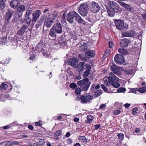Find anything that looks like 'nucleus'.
I'll use <instances>...</instances> for the list:
<instances>
[{
  "label": "nucleus",
  "instance_id": "1",
  "mask_svg": "<svg viewBox=\"0 0 146 146\" xmlns=\"http://www.w3.org/2000/svg\"><path fill=\"white\" fill-rule=\"evenodd\" d=\"M119 79L115 76L112 72L109 73V76L108 78V82L107 81H104V83L107 86H109L111 83L113 87L115 88H118L120 86L118 82Z\"/></svg>",
  "mask_w": 146,
  "mask_h": 146
},
{
  "label": "nucleus",
  "instance_id": "2",
  "mask_svg": "<svg viewBox=\"0 0 146 146\" xmlns=\"http://www.w3.org/2000/svg\"><path fill=\"white\" fill-rule=\"evenodd\" d=\"M62 29L61 24L59 22L55 23L52 27L49 33V35L52 37H55L56 33L60 34Z\"/></svg>",
  "mask_w": 146,
  "mask_h": 146
},
{
  "label": "nucleus",
  "instance_id": "3",
  "mask_svg": "<svg viewBox=\"0 0 146 146\" xmlns=\"http://www.w3.org/2000/svg\"><path fill=\"white\" fill-rule=\"evenodd\" d=\"M89 80L88 78H85L77 82L78 85L80 86L82 91H86L88 89L90 84V83Z\"/></svg>",
  "mask_w": 146,
  "mask_h": 146
},
{
  "label": "nucleus",
  "instance_id": "4",
  "mask_svg": "<svg viewBox=\"0 0 146 146\" xmlns=\"http://www.w3.org/2000/svg\"><path fill=\"white\" fill-rule=\"evenodd\" d=\"M56 14H53L51 17H48L45 18L44 21V27L46 26L47 28H50L52 24L54 23L55 20L56 18Z\"/></svg>",
  "mask_w": 146,
  "mask_h": 146
},
{
  "label": "nucleus",
  "instance_id": "5",
  "mask_svg": "<svg viewBox=\"0 0 146 146\" xmlns=\"http://www.w3.org/2000/svg\"><path fill=\"white\" fill-rule=\"evenodd\" d=\"M109 67L117 75H118L121 74V72L122 70V68L116 65L113 62H111L110 63Z\"/></svg>",
  "mask_w": 146,
  "mask_h": 146
},
{
  "label": "nucleus",
  "instance_id": "6",
  "mask_svg": "<svg viewBox=\"0 0 146 146\" xmlns=\"http://www.w3.org/2000/svg\"><path fill=\"white\" fill-rule=\"evenodd\" d=\"M88 6L85 3L81 4L78 9L79 12L82 16H86L88 13Z\"/></svg>",
  "mask_w": 146,
  "mask_h": 146
},
{
  "label": "nucleus",
  "instance_id": "7",
  "mask_svg": "<svg viewBox=\"0 0 146 146\" xmlns=\"http://www.w3.org/2000/svg\"><path fill=\"white\" fill-rule=\"evenodd\" d=\"M93 98L92 95L89 94H86L80 97L81 102L82 103H86L92 100Z\"/></svg>",
  "mask_w": 146,
  "mask_h": 146
},
{
  "label": "nucleus",
  "instance_id": "8",
  "mask_svg": "<svg viewBox=\"0 0 146 146\" xmlns=\"http://www.w3.org/2000/svg\"><path fill=\"white\" fill-rule=\"evenodd\" d=\"M115 24L118 30H122L126 29L124 25V22L123 20H117L115 21Z\"/></svg>",
  "mask_w": 146,
  "mask_h": 146
},
{
  "label": "nucleus",
  "instance_id": "9",
  "mask_svg": "<svg viewBox=\"0 0 146 146\" xmlns=\"http://www.w3.org/2000/svg\"><path fill=\"white\" fill-rule=\"evenodd\" d=\"M114 60L117 64H123L125 61L124 57L119 54L116 55L114 57Z\"/></svg>",
  "mask_w": 146,
  "mask_h": 146
},
{
  "label": "nucleus",
  "instance_id": "10",
  "mask_svg": "<svg viewBox=\"0 0 146 146\" xmlns=\"http://www.w3.org/2000/svg\"><path fill=\"white\" fill-rule=\"evenodd\" d=\"M41 14V12L40 10H37L33 13L32 17V22L35 23Z\"/></svg>",
  "mask_w": 146,
  "mask_h": 146
},
{
  "label": "nucleus",
  "instance_id": "11",
  "mask_svg": "<svg viewBox=\"0 0 146 146\" xmlns=\"http://www.w3.org/2000/svg\"><path fill=\"white\" fill-rule=\"evenodd\" d=\"M100 7L98 4L95 2H93L91 5L90 10L94 13L98 12L100 10Z\"/></svg>",
  "mask_w": 146,
  "mask_h": 146
},
{
  "label": "nucleus",
  "instance_id": "12",
  "mask_svg": "<svg viewBox=\"0 0 146 146\" xmlns=\"http://www.w3.org/2000/svg\"><path fill=\"white\" fill-rule=\"evenodd\" d=\"M119 3L121 6L127 10L132 12H134L135 11V10L134 8L131 5L126 4L122 2H120Z\"/></svg>",
  "mask_w": 146,
  "mask_h": 146
},
{
  "label": "nucleus",
  "instance_id": "13",
  "mask_svg": "<svg viewBox=\"0 0 146 146\" xmlns=\"http://www.w3.org/2000/svg\"><path fill=\"white\" fill-rule=\"evenodd\" d=\"M136 34L133 30L125 32L122 34L123 37H134L136 35Z\"/></svg>",
  "mask_w": 146,
  "mask_h": 146
},
{
  "label": "nucleus",
  "instance_id": "14",
  "mask_svg": "<svg viewBox=\"0 0 146 146\" xmlns=\"http://www.w3.org/2000/svg\"><path fill=\"white\" fill-rule=\"evenodd\" d=\"M73 14H74V17L75 18V20L77 22L84 24H85V21L77 13L74 11Z\"/></svg>",
  "mask_w": 146,
  "mask_h": 146
},
{
  "label": "nucleus",
  "instance_id": "15",
  "mask_svg": "<svg viewBox=\"0 0 146 146\" xmlns=\"http://www.w3.org/2000/svg\"><path fill=\"white\" fill-rule=\"evenodd\" d=\"M74 11L72 12H69L68 14L66 16V20L70 23H72L73 22V17H74V15L73 14L74 13Z\"/></svg>",
  "mask_w": 146,
  "mask_h": 146
},
{
  "label": "nucleus",
  "instance_id": "16",
  "mask_svg": "<svg viewBox=\"0 0 146 146\" xmlns=\"http://www.w3.org/2000/svg\"><path fill=\"white\" fill-rule=\"evenodd\" d=\"M11 7L14 9L16 8L20 5L19 1L17 0H13L10 3Z\"/></svg>",
  "mask_w": 146,
  "mask_h": 146
},
{
  "label": "nucleus",
  "instance_id": "17",
  "mask_svg": "<svg viewBox=\"0 0 146 146\" xmlns=\"http://www.w3.org/2000/svg\"><path fill=\"white\" fill-rule=\"evenodd\" d=\"M33 14V11L31 10H28L26 11L25 17L28 18V23H30L31 21V19L30 17V15H31Z\"/></svg>",
  "mask_w": 146,
  "mask_h": 146
},
{
  "label": "nucleus",
  "instance_id": "18",
  "mask_svg": "<svg viewBox=\"0 0 146 146\" xmlns=\"http://www.w3.org/2000/svg\"><path fill=\"white\" fill-rule=\"evenodd\" d=\"M48 17L46 14H44L43 16L41 17V18L37 22V24L36 26H37V27L41 26L42 25L44 19Z\"/></svg>",
  "mask_w": 146,
  "mask_h": 146
},
{
  "label": "nucleus",
  "instance_id": "19",
  "mask_svg": "<svg viewBox=\"0 0 146 146\" xmlns=\"http://www.w3.org/2000/svg\"><path fill=\"white\" fill-rule=\"evenodd\" d=\"M128 40L127 39H123L121 41L120 46L121 47H125L128 46Z\"/></svg>",
  "mask_w": 146,
  "mask_h": 146
},
{
  "label": "nucleus",
  "instance_id": "20",
  "mask_svg": "<svg viewBox=\"0 0 146 146\" xmlns=\"http://www.w3.org/2000/svg\"><path fill=\"white\" fill-rule=\"evenodd\" d=\"M85 62H81L79 64H77L75 68H77L79 71H82L84 70V66Z\"/></svg>",
  "mask_w": 146,
  "mask_h": 146
},
{
  "label": "nucleus",
  "instance_id": "21",
  "mask_svg": "<svg viewBox=\"0 0 146 146\" xmlns=\"http://www.w3.org/2000/svg\"><path fill=\"white\" fill-rule=\"evenodd\" d=\"M95 53L94 51L89 50L85 53V56L88 58L94 57L95 55Z\"/></svg>",
  "mask_w": 146,
  "mask_h": 146
},
{
  "label": "nucleus",
  "instance_id": "22",
  "mask_svg": "<svg viewBox=\"0 0 146 146\" xmlns=\"http://www.w3.org/2000/svg\"><path fill=\"white\" fill-rule=\"evenodd\" d=\"M28 26H26L25 25L23 26L21 29L19 30L17 33L18 35H20L24 33L25 30L28 28Z\"/></svg>",
  "mask_w": 146,
  "mask_h": 146
},
{
  "label": "nucleus",
  "instance_id": "23",
  "mask_svg": "<svg viewBox=\"0 0 146 146\" xmlns=\"http://www.w3.org/2000/svg\"><path fill=\"white\" fill-rule=\"evenodd\" d=\"M86 118L87 119L85 121V123H91L94 119V117L92 115H88Z\"/></svg>",
  "mask_w": 146,
  "mask_h": 146
},
{
  "label": "nucleus",
  "instance_id": "24",
  "mask_svg": "<svg viewBox=\"0 0 146 146\" xmlns=\"http://www.w3.org/2000/svg\"><path fill=\"white\" fill-rule=\"evenodd\" d=\"M79 47V49L80 50L84 51L87 49V45L86 43H85L83 45H80Z\"/></svg>",
  "mask_w": 146,
  "mask_h": 146
},
{
  "label": "nucleus",
  "instance_id": "25",
  "mask_svg": "<svg viewBox=\"0 0 146 146\" xmlns=\"http://www.w3.org/2000/svg\"><path fill=\"white\" fill-rule=\"evenodd\" d=\"M119 52L123 55H126L128 54V52L127 50L124 48H119L118 49Z\"/></svg>",
  "mask_w": 146,
  "mask_h": 146
},
{
  "label": "nucleus",
  "instance_id": "26",
  "mask_svg": "<svg viewBox=\"0 0 146 146\" xmlns=\"http://www.w3.org/2000/svg\"><path fill=\"white\" fill-rule=\"evenodd\" d=\"M8 85L6 82L1 83L0 86V89L1 90H6L8 87Z\"/></svg>",
  "mask_w": 146,
  "mask_h": 146
},
{
  "label": "nucleus",
  "instance_id": "27",
  "mask_svg": "<svg viewBox=\"0 0 146 146\" xmlns=\"http://www.w3.org/2000/svg\"><path fill=\"white\" fill-rule=\"evenodd\" d=\"M25 10V5H22L17 8V11L19 12H23Z\"/></svg>",
  "mask_w": 146,
  "mask_h": 146
},
{
  "label": "nucleus",
  "instance_id": "28",
  "mask_svg": "<svg viewBox=\"0 0 146 146\" xmlns=\"http://www.w3.org/2000/svg\"><path fill=\"white\" fill-rule=\"evenodd\" d=\"M108 12L109 16L111 17H113L115 14L114 9L112 8L108 10Z\"/></svg>",
  "mask_w": 146,
  "mask_h": 146
},
{
  "label": "nucleus",
  "instance_id": "29",
  "mask_svg": "<svg viewBox=\"0 0 146 146\" xmlns=\"http://www.w3.org/2000/svg\"><path fill=\"white\" fill-rule=\"evenodd\" d=\"M78 139L81 141L82 142L86 143H87V140L86 137L84 136H79L78 137Z\"/></svg>",
  "mask_w": 146,
  "mask_h": 146
},
{
  "label": "nucleus",
  "instance_id": "30",
  "mask_svg": "<svg viewBox=\"0 0 146 146\" xmlns=\"http://www.w3.org/2000/svg\"><path fill=\"white\" fill-rule=\"evenodd\" d=\"M102 94V91L99 90L96 91L94 93V96L95 97H98L99 96Z\"/></svg>",
  "mask_w": 146,
  "mask_h": 146
},
{
  "label": "nucleus",
  "instance_id": "31",
  "mask_svg": "<svg viewBox=\"0 0 146 146\" xmlns=\"http://www.w3.org/2000/svg\"><path fill=\"white\" fill-rule=\"evenodd\" d=\"M7 42V38L4 37L0 38V45L4 44Z\"/></svg>",
  "mask_w": 146,
  "mask_h": 146
},
{
  "label": "nucleus",
  "instance_id": "32",
  "mask_svg": "<svg viewBox=\"0 0 146 146\" xmlns=\"http://www.w3.org/2000/svg\"><path fill=\"white\" fill-rule=\"evenodd\" d=\"M76 62H75V60L72 59L71 60H70V61L69 62V64L72 66L73 67H75L76 66Z\"/></svg>",
  "mask_w": 146,
  "mask_h": 146
},
{
  "label": "nucleus",
  "instance_id": "33",
  "mask_svg": "<svg viewBox=\"0 0 146 146\" xmlns=\"http://www.w3.org/2000/svg\"><path fill=\"white\" fill-rule=\"evenodd\" d=\"M72 36L73 38L75 40L79 38V35L77 33L74 32L72 33Z\"/></svg>",
  "mask_w": 146,
  "mask_h": 146
},
{
  "label": "nucleus",
  "instance_id": "34",
  "mask_svg": "<svg viewBox=\"0 0 146 146\" xmlns=\"http://www.w3.org/2000/svg\"><path fill=\"white\" fill-rule=\"evenodd\" d=\"M117 2H115L113 1H110L109 2V5L111 7L113 8L114 6H115V5L116 4Z\"/></svg>",
  "mask_w": 146,
  "mask_h": 146
},
{
  "label": "nucleus",
  "instance_id": "35",
  "mask_svg": "<svg viewBox=\"0 0 146 146\" xmlns=\"http://www.w3.org/2000/svg\"><path fill=\"white\" fill-rule=\"evenodd\" d=\"M43 13H45V14H46L48 17L50 16V12L49 10L48 9H44Z\"/></svg>",
  "mask_w": 146,
  "mask_h": 146
},
{
  "label": "nucleus",
  "instance_id": "36",
  "mask_svg": "<svg viewBox=\"0 0 146 146\" xmlns=\"http://www.w3.org/2000/svg\"><path fill=\"white\" fill-rule=\"evenodd\" d=\"M113 9H115L117 10L118 12H120L121 11V8L117 3L115 4V6Z\"/></svg>",
  "mask_w": 146,
  "mask_h": 146
},
{
  "label": "nucleus",
  "instance_id": "37",
  "mask_svg": "<svg viewBox=\"0 0 146 146\" xmlns=\"http://www.w3.org/2000/svg\"><path fill=\"white\" fill-rule=\"evenodd\" d=\"M138 91L141 93H144L146 92V87H144L140 88L138 89Z\"/></svg>",
  "mask_w": 146,
  "mask_h": 146
},
{
  "label": "nucleus",
  "instance_id": "38",
  "mask_svg": "<svg viewBox=\"0 0 146 146\" xmlns=\"http://www.w3.org/2000/svg\"><path fill=\"white\" fill-rule=\"evenodd\" d=\"M37 142L39 145H43L45 144L44 141L43 139H38Z\"/></svg>",
  "mask_w": 146,
  "mask_h": 146
},
{
  "label": "nucleus",
  "instance_id": "39",
  "mask_svg": "<svg viewBox=\"0 0 146 146\" xmlns=\"http://www.w3.org/2000/svg\"><path fill=\"white\" fill-rule=\"evenodd\" d=\"M117 136L119 137V138L121 140H122L124 138V135L123 133H118Z\"/></svg>",
  "mask_w": 146,
  "mask_h": 146
},
{
  "label": "nucleus",
  "instance_id": "40",
  "mask_svg": "<svg viewBox=\"0 0 146 146\" xmlns=\"http://www.w3.org/2000/svg\"><path fill=\"white\" fill-rule=\"evenodd\" d=\"M77 86L76 84L74 83H72L69 85L70 87L73 89L76 88Z\"/></svg>",
  "mask_w": 146,
  "mask_h": 146
},
{
  "label": "nucleus",
  "instance_id": "41",
  "mask_svg": "<svg viewBox=\"0 0 146 146\" xmlns=\"http://www.w3.org/2000/svg\"><path fill=\"white\" fill-rule=\"evenodd\" d=\"M110 51L109 50H106L105 52V53L103 56V57L106 58L110 54Z\"/></svg>",
  "mask_w": 146,
  "mask_h": 146
},
{
  "label": "nucleus",
  "instance_id": "42",
  "mask_svg": "<svg viewBox=\"0 0 146 146\" xmlns=\"http://www.w3.org/2000/svg\"><path fill=\"white\" fill-rule=\"evenodd\" d=\"M62 133V132L61 131H58L55 133L54 135V137H55V136H59L61 135Z\"/></svg>",
  "mask_w": 146,
  "mask_h": 146
},
{
  "label": "nucleus",
  "instance_id": "43",
  "mask_svg": "<svg viewBox=\"0 0 146 146\" xmlns=\"http://www.w3.org/2000/svg\"><path fill=\"white\" fill-rule=\"evenodd\" d=\"M5 4L3 0H0V8H4Z\"/></svg>",
  "mask_w": 146,
  "mask_h": 146
},
{
  "label": "nucleus",
  "instance_id": "44",
  "mask_svg": "<svg viewBox=\"0 0 146 146\" xmlns=\"http://www.w3.org/2000/svg\"><path fill=\"white\" fill-rule=\"evenodd\" d=\"M10 146H13L14 145H15L17 143H18L17 141H10Z\"/></svg>",
  "mask_w": 146,
  "mask_h": 146
},
{
  "label": "nucleus",
  "instance_id": "45",
  "mask_svg": "<svg viewBox=\"0 0 146 146\" xmlns=\"http://www.w3.org/2000/svg\"><path fill=\"white\" fill-rule=\"evenodd\" d=\"M125 90V89L124 88H120L117 89V92L118 93L122 92Z\"/></svg>",
  "mask_w": 146,
  "mask_h": 146
},
{
  "label": "nucleus",
  "instance_id": "46",
  "mask_svg": "<svg viewBox=\"0 0 146 146\" xmlns=\"http://www.w3.org/2000/svg\"><path fill=\"white\" fill-rule=\"evenodd\" d=\"M133 71L132 70H126L125 71V73L127 74L130 75L132 74Z\"/></svg>",
  "mask_w": 146,
  "mask_h": 146
},
{
  "label": "nucleus",
  "instance_id": "47",
  "mask_svg": "<svg viewBox=\"0 0 146 146\" xmlns=\"http://www.w3.org/2000/svg\"><path fill=\"white\" fill-rule=\"evenodd\" d=\"M81 92V89L80 88H77L75 90V93L77 94H80Z\"/></svg>",
  "mask_w": 146,
  "mask_h": 146
},
{
  "label": "nucleus",
  "instance_id": "48",
  "mask_svg": "<svg viewBox=\"0 0 146 146\" xmlns=\"http://www.w3.org/2000/svg\"><path fill=\"white\" fill-rule=\"evenodd\" d=\"M90 70H87L84 73L83 76L84 77L87 76L90 73Z\"/></svg>",
  "mask_w": 146,
  "mask_h": 146
},
{
  "label": "nucleus",
  "instance_id": "49",
  "mask_svg": "<svg viewBox=\"0 0 146 146\" xmlns=\"http://www.w3.org/2000/svg\"><path fill=\"white\" fill-rule=\"evenodd\" d=\"M42 122L41 121H39L38 122H35V125L36 126H40L42 125Z\"/></svg>",
  "mask_w": 146,
  "mask_h": 146
},
{
  "label": "nucleus",
  "instance_id": "50",
  "mask_svg": "<svg viewBox=\"0 0 146 146\" xmlns=\"http://www.w3.org/2000/svg\"><path fill=\"white\" fill-rule=\"evenodd\" d=\"M138 110V108H133L132 110L133 114V115L135 114V112L137 111Z\"/></svg>",
  "mask_w": 146,
  "mask_h": 146
},
{
  "label": "nucleus",
  "instance_id": "51",
  "mask_svg": "<svg viewBox=\"0 0 146 146\" xmlns=\"http://www.w3.org/2000/svg\"><path fill=\"white\" fill-rule=\"evenodd\" d=\"M121 112V111L119 110H116L114 111L113 113L115 115H117Z\"/></svg>",
  "mask_w": 146,
  "mask_h": 146
},
{
  "label": "nucleus",
  "instance_id": "52",
  "mask_svg": "<svg viewBox=\"0 0 146 146\" xmlns=\"http://www.w3.org/2000/svg\"><path fill=\"white\" fill-rule=\"evenodd\" d=\"M101 87L106 92L107 91V89L106 87L103 84H102L101 85Z\"/></svg>",
  "mask_w": 146,
  "mask_h": 146
},
{
  "label": "nucleus",
  "instance_id": "53",
  "mask_svg": "<svg viewBox=\"0 0 146 146\" xmlns=\"http://www.w3.org/2000/svg\"><path fill=\"white\" fill-rule=\"evenodd\" d=\"M106 107V105L104 104H102L100 106V108L103 110Z\"/></svg>",
  "mask_w": 146,
  "mask_h": 146
},
{
  "label": "nucleus",
  "instance_id": "54",
  "mask_svg": "<svg viewBox=\"0 0 146 146\" xmlns=\"http://www.w3.org/2000/svg\"><path fill=\"white\" fill-rule=\"evenodd\" d=\"M86 68L87 70H90L91 69L90 65L88 64H87L86 65Z\"/></svg>",
  "mask_w": 146,
  "mask_h": 146
},
{
  "label": "nucleus",
  "instance_id": "55",
  "mask_svg": "<svg viewBox=\"0 0 146 146\" xmlns=\"http://www.w3.org/2000/svg\"><path fill=\"white\" fill-rule=\"evenodd\" d=\"M9 60L8 59H7V61H5V62H3V61H1L0 62V63H1V64H2L3 65V64L5 65V64H8L9 63Z\"/></svg>",
  "mask_w": 146,
  "mask_h": 146
},
{
  "label": "nucleus",
  "instance_id": "56",
  "mask_svg": "<svg viewBox=\"0 0 146 146\" xmlns=\"http://www.w3.org/2000/svg\"><path fill=\"white\" fill-rule=\"evenodd\" d=\"M94 126L95 129L97 130L100 127V125H95Z\"/></svg>",
  "mask_w": 146,
  "mask_h": 146
},
{
  "label": "nucleus",
  "instance_id": "57",
  "mask_svg": "<svg viewBox=\"0 0 146 146\" xmlns=\"http://www.w3.org/2000/svg\"><path fill=\"white\" fill-rule=\"evenodd\" d=\"M131 91H132V92L134 93H136V92H137V88H133L131 89Z\"/></svg>",
  "mask_w": 146,
  "mask_h": 146
},
{
  "label": "nucleus",
  "instance_id": "58",
  "mask_svg": "<svg viewBox=\"0 0 146 146\" xmlns=\"http://www.w3.org/2000/svg\"><path fill=\"white\" fill-rule=\"evenodd\" d=\"M130 106V104L126 103L124 104V106L125 108H127Z\"/></svg>",
  "mask_w": 146,
  "mask_h": 146
},
{
  "label": "nucleus",
  "instance_id": "59",
  "mask_svg": "<svg viewBox=\"0 0 146 146\" xmlns=\"http://www.w3.org/2000/svg\"><path fill=\"white\" fill-rule=\"evenodd\" d=\"M74 122H77L79 121V119L78 118H75L74 119Z\"/></svg>",
  "mask_w": 146,
  "mask_h": 146
},
{
  "label": "nucleus",
  "instance_id": "60",
  "mask_svg": "<svg viewBox=\"0 0 146 146\" xmlns=\"http://www.w3.org/2000/svg\"><path fill=\"white\" fill-rule=\"evenodd\" d=\"M28 128L30 129L33 130V127L31 125H29L28 126Z\"/></svg>",
  "mask_w": 146,
  "mask_h": 146
},
{
  "label": "nucleus",
  "instance_id": "61",
  "mask_svg": "<svg viewBox=\"0 0 146 146\" xmlns=\"http://www.w3.org/2000/svg\"><path fill=\"white\" fill-rule=\"evenodd\" d=\"M70 135V134L69 132H67L66 134V137H69Z\"/></svg>",
  "mask_w": 146,
  "mask_h": 146
},
{
  "label": "nucleus",
  "instance_id": "62",
  "mask_svg": "<svg viewBox=\"0 0 146 146\" xmlns=\"http://www.w3.org/2000/svg\"><path fill=\"white\" fill-rule=\"evenodd\" d=\"M66 13H64L62 15V19H63L64 20H66L65 17H66Z\"/></svg>",
  "mask_w": 146,
  "mask_h": 146
},
{
  "label": "nucleus",
  "instance_id": "63",
  "mask_svg": "<svg viewBox=\"0 0 146 146\" xmlns=\"http://www.w3.org/2000/svg\"><path fill=\"white\" fill-rule=\"evenodd\" d=\"M9 128V126L8 125H6L4 126L3 127V129H8Z\"/></svg>",
  "mask_w": 146,
  "mask_h": 146
},
{
  "label": "nucleus",
  "instance_id": "64",
  "mask_svg": "<svg viewBox=\"0 0 146 146\" xmlns=\"http://www.w3.org/2000/svg\"><path fill=\"white\" fill-rule=\"evenodd\" d=\"M143 18L145 19H146V12L144 13L143 15Z\"/></svg>",
  "mask_w": 146,
  "mask_h": 146
}]
</instances>
